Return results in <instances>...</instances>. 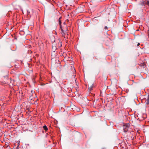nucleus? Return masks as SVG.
I'll list each match as a JSON object with an SVG mask.
<instances>
[{
	"label": "nucleus",
	"mask_w": 149,
	"mask_h": 149,
	"mask_svg": "<svg viewBox=\"0 0 149 149\" xmlns=\"http://www.w3.org/2000/svg\"><path fill=\"white\" fill-rule=\"evenodd\" d=\"M61 41L59 39L56 40H55L53 37L52 39V50L53 52H55L56 49L62 46Z\"/></svg>",
	"instance_id": "1"
},
{
	"label": "nucleus",
	"mask_w": 149,
	"mask_h": 149,
	"mask_svg": "<svg viewBox=\"0 0 149 149\" xmlns=\"http://www.w3.org/2000/svg\"><path fill=\"white\" fill-rule=\"evenodd\" d=\"M61 29V33L62 34V36L64 38H66L67 37V36L68 35V34L66 33V31H64L63 30V29L62 28L61 26H60Z\"/></svg>",
	"instance_id": "2"
},
{
	"label": "nucleus",
	"mask_w": 149,
	"mask_h": 149,
	"mask_svg": "<svg viewBox=\"0 0 149 149\" xmlns=\"http://www.w3.org/2000/svg\"><path fill=\"white\" fill-rule=\"evenodd\" d=\"M130 125L129 124H127L123 126V130L125 132H127L128 131Z\"/></svg>",
	"instance_id": "3"
},
{
	"label": "nucleus",
	"mask_w": 149,
	"mask_h": 149,
	"mask_svg": "<svg viewBox=\"0 0 149 149\" xmlns=\"http://www.w3.org/2000/svg\"><path fill=\"white\" fill-rule=\"evenodd\" d=\"M29 99L30 100H32L33 98L31 97L32 96H34L35 95V92L33 90H31L29 94Z\"/></svg>",
	"instance_id": "4"
},
{
	"label": "nucleus",
	"mask_w": 149,
	"mask_h": 149,
	"mask_svg": "<svg viewBox=\"0 0 149 149\" xmlns=\"http://www.w3.org/2000/svg\"><path fill=\"white\" fill-rule=\"evenodd\" d=\"M143 4L144 6L147 5L149 6V0H146L145 1L143 2Z\"/></svg>",
	"instance_id": "5"
},
{
	"label": "nucleus",
	"mask_w": 149,
	"mask_h": 149,
	"mask_svg": "<svg viewBox=\"0 0 149 149\" xmlns=\"http://www.w3.org/2000/svg\"><path fill=\"white\" fill-rule=\"evenodd\" d=\"M146 104H149V95L147 96L146 101Z\"/></svg>",
	"instance_id": "6"
},
{
	"label": "nucleus",
	"mask_w": 149,
	"mask_h": 149,
	"mask_svg": "<svg viewBox=\"0 0 149 149\" xmlns=\"http://www.w3.org/2000/svg\"><path fill=\"white\" fill-rule=\"evenodd\" d=\"M43 127L45 131H46L47 130H48V128H47V127L46 126H45V125L44 126H43Z\"/></svg>",
	"instance_id": "7"
},
{
	"label": "nucleus",
	"mask_w": 149,
	"mask_h": 149,
	"mask_svg": "<svg viewBox=\"0 0 149 149\" xmlns=\"http://www.w3.org/2000/svg\"><path fill=\"white\" fill-rule=\"evenodd\" d=\"M92 88H93L92 86H91L88 89L89 91H91L92 90Z\"/></svg>",
	"instance_id": "8"
},
{
	"label": "nucleus",
	"mask_w": 149,
	"mask_h": 149,
	"mask_svg": "<svg viewBox=\"0 0 149 149\" xmlns=\"http://www.w3.org/2000/svg\"><path fill=\"white\" fill-rule=\"evenodd\" d=\"M61 17L59 18V24H60L61 25V21L60 20V19H61Z\"/></svg>",
	"instance_id": "9"
},
{
	"label": "nucleus",
	"mask_w": 149,
	"mask_h": 149,
	"mask_svg": "<svg viewBox=\"0 0 149 149\" xmlns=\"http://www.w3.org/2000/svg\"><path fill=\"white\" fill-rule=\"evenodd\" d=\"M56 85H57V86H59V84L58 83H56V85H54V86H55Z\"/></svg>",
	"instance_id": "10"
},
{
	"label": "nucleus",
	"mask_w": 149,
	"mask_h": 149,
	"mask_svg": "<svg viewBox=\"0 0 149 149\" xmlns=\"http://www.w3.org/2000/svg\"><path fill=\"white\" fill-rule=\"evenodd\" d=\"M10 81L11 83H13V80H12L10 78Z\"/></svg>",
	"instance_id": "11"
},
{
	"label": "nucleus",
	"mask_w": 149,
	"mask_h": 149,
	"mask_svg": "<svg viewBox=\"0 0 149 149\" xmlns=\"http://www.w3.org/2000/svg\"><path fill=\"white\" fill-rule=\"evenodd\" d=\"M104 29H105V30H106L107 29V27L105 26V27H104Z\"/></svg>",
	"instance_id": "12"
},
{
	"label": "nucleus",
	"mask_w": 149,
	"mask_h": 149,
	"mask_svg": "<svg viewBox=\"0 0 149 149\" xmlns=\"http://www.w3.org/2000/svg\"><path fill=\"white\" fill-rule=\"evenodd\" d=\"M148 38H149V29L148 30Z\"/></svg>",
	"instance_id": "13"
},
{
	"label": "nucleus",
	"mask_w": 149,
	"mask_h": 149,
	"mask_svg": "<svg viewBox=\"0 0 149 149\" xmlns=\"http://www.w3.org/2000/svg\"><path fill=\"white\" fill-rule=\"evenodd\" d=\"M139 45H140V43H138L137 46H139Z\"/></svg>",
	"instance_id": "14"
},
{
	"label": "nucleus",
	"mask_w": 149,
	"mask_h": 149,
	"mask_svg": "<svg viewBox=\"0 0 149 149\" xmlns=\"http://www.w3.org/2000/svg\"><path fill=\"white\" fill-rule=\"evenodd\" d=\"M66 22H68V21H69V20H68V19H67V20H66Z\"/></svg>",
	"instance_id": "15"
},
{
	"label": "nucleus",
	"mask_w": 149,
	"mask_h": 149,
	"mask_svg": "<svg viewBox=\"0 0 149 149\" xmlns=\"http://www.w3.org/2000/svg\"><path fill=\"white\" fill-rule=\"evenodd\" d=\"M149 49V47L148 48L147 50H148V49Z\"/></svg>",
	"instance_id": "16"
},
{
	"label": "nucleus",
	"mask_w": 149,
	"mask_h": 149,
	"mask_svg": "<svg viewBox=\"0 0 149 149\" xmlns=\"http://www.w3.org/2000/svg\"><path fill=\"white\" fill-rule=\"evenodd\" d=\"M64 24H65V22L64 23Z\"/></svg>",
	"instance_id": "17"
},
{
	"label": "nucleus",
	"mask_w": 149,
	"mask_h": 149,
	"mask_svg": "<svg viewBox=\"0 0 149 149\" xmlns=\"http://www.w3.org/2000/svg\"><path fill=\"white\" fill-rule=\"evenodd\" d=\"M149 52V50L148 51Z\"/></svg>",
	"instance_id": "18"
}]
</instances>
